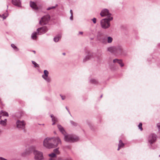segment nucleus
<instances>
[{
  "label": "nucleus",
  "instance_id": "a19ab883",
  "mask_svg": "<svg viewBox=\"0 0 160 160\" xmlns=\"http://www.w3.org/2000/svg\"><path fill=\"white\" fill-rule=\"evenodd\" d=\"M87 124H88V125L90 127H91V126H92V124H91V123L89 122H87Z\"/></svg>",
  "mask_w": 160,
  "mask_h": 160
},
{
  "label": "nucleus",
  "instance_id": "393cba45",
  "mask_svg": "<svg viewBox=\"0 0 160 160\" xmlns=\"http://www.w3.org/2000/svg\"><path fill=\"white\" fill-rule=\"evenodd\" d=\"M118 145L122 148L124 147V144L122 142L121 140H120L119 141V143Z\"/></svg>",
  "mask_w": 160,
  "mask_h": 160
},
{
  "label": "nucleus",
  "instance_id": "a18cd8bd",
  "mask_svg": "<svg viewBox=\"0 0 160 160\" xmlns=\"http://www.w3.org/2000/svg\"><path fill=\"white\" fill-rule=\"evenodd\" d=\"M70 12L71 13V15H73V12L72 10H70Z\"/></svg>",
  "mask_w": 160,
  "mask_h": 160
},
{
  "label": "nucleus",
  "instance_id": "0eeeda50",
  "mask_svg": "<svg viewBox=\"0 0 160 160\" xmlns=\"http://www.w3.org/2000/svg\"><path fill=\"white\" fill-rule=\"evenodd\" d=\"M52 144L51 138H46L44 139L43 142L44 146L48 148H52Z\"/></svg>",
  "mask_w": 160,
  "mask_h": 160
},
{
  "label": "nucleus",
  "instance_id": "603ef678",
  "mask_svg": "<svg viewBox=\"0 0 160 160\" xmlns=\"http://www.w3.org/2000/svg\"><path fill=\"white\" fill-rule=\"evenodd\" d=\"M3 121H6V122H7V119H5Z\"/></svg>",
  "mask_w": 160,
  "mask_h": 160
},
{
  "label": "nucleus",
  "instance_id": "37998d69",
  "mask_svg": "<svg viewBox=\"0 0 160 160\" xmlns=\"http://www.w3.org/2000/svg\"><path fill=\"white\" fill-rule=\"evenodd\" d=\"M66 109H67V110L68 111V112H69V113L70 114V112L69 111V110L68 109V108H67V107H66Z\"/></svg>",
  "mask_w": 160,
  "mask_h": 160
},
{
  "label": "nucleus",
  "instance_id": "c9c22d12",
  "mask_svg": "<svg viewBox=\"0 0 160 160\" xmlns=\"http://www.w3.org/2000/svg\"><path fill=\"white\" fill-rule=\"evenodd\" d=\"M92 21L95 24L96 23L97 21V19L96 18H94L92 19Z\"/></svg>",
  "mask_w": 160,
  "mask_h": 160
},
{
  "label": "nucleus",
  "instance_id": "2f4dec72",
  "mask_svg": "<svg viewBox=\"0 0 160 160\" xmlns=\"http://www.w3.org/2000/svg\"><path fill=\"white\" fill-rule=\"evenodd\" d=\"M142 123L141 122L138 125V127L139 129H140L141 131H142Z\"/></svg>",
  "mask_w": 160,
  "mask_h": 160
},
{
  "label": "nucleus",
  "instance_id": "c85d7f7f",
  "mask_svg": "<svg viewBox=\"0 0 160 160\" xmlns=\"http://www.w3.org/2000/svg\"><path fill=\"white\" fill-rule=\"evenodd\" d=\"M49 156L51 158H54L56 157V155L54 153H52L49 155Z\"/></svg>",
  "mask_w": 160,
  "mask_h": 160
},
{
  "label": "nucleus",
  "instance_id": "3c124183",
  "mask_svg": "<svg viewBox=\"0 0 160 160\" xmlns=\"http://www.w3.org/2000/svg\"><path fill=\"white\" fill-rule=\"evenodd\" d=\"M32 51L34 53V54H35L36 51H35L33 50V51Z\"/></svg>",
  "mask_w": 160,
  "mask_h": 160
},
{
  "label": "nucleus",
  "instance_id": "c756f323",
  "mask_svg": "<svg viewBox=\"0 0 160 160\" xmlns=\"http://www.w3.org/2000/svg\"><path fill=\"white\" fill-rule=\"evenodd\" d=\"M32 63L34 65V66L35 68L39 67V65L35 61H32Z\"/></svg>",
  "mask_w": 160,
  "mask_h": 160
},
{
  "label": "nucleus",
  "instance_id": "aec40b11",
  "mask_svg": "<svg viewBox=\"0 0 160 160\" xmlns=\"http://www.w3.org/2000/svg\"><path fill=\"white\" fill-rule=\"evenodd\" d=\"M11 46L15 51H19V49L14 44H12Z\"/></svg>",
  "mask_w": 160,
  "mask_h": 160
},
{
  "label": "nucleus",
  "instance_id": "bb28decb",
  "mask_svg": "<svg viewBox=\"0 0 160 160\" xmlns=\"http://www.w3.org/2000/svg\"><path fill=\"white\" fill-rule=\"evenodd\" d=\"M106 39L105 38H100V40H99L101 42L103 43H106Z\"/></svg>",
  "mask_w": 160,
  "mask_h": 160
},
{
  "label": "nucleus",
  "instance_id": "9b49d317",
  "mask_svg": "<svg viewBox=\"0 0 160 160\" xmlns=\"http://www.w3.org/2000/svg\"><path fill=\"white\" fill-rule=\"evenodd\" d=\"M87 55L84 58L83 60L84 62H86L93 58V53L89 51H87L86 52Z\"/></svg>",
  "mask_w": 160,
  "mask_h": 160
},
{
  "label": "nucleus",
  "instance_id": "5701e85b",
  "mask_svg": "<svg viewBox=\"0 0 160 160\" xmlns=\"http://www.w3.org/2000/svg\"><path fill=\"white\" fill-rule=\"evenodd\" d=\"M113 40V38L110 36L108 37L107 38V42L109 43H111Z\"/></svg>",
  "mask_w": 160,
  "mask_h": 160
},
{
  "label": "nucleus",
  "instance_id": "8fccbe9b",
  "mask_svg": "<svg viewBox=\"0 0 160 160\" xmlns=\"http://www.w3.org/2000/svg\"><path fill=\"white\" fill-rule=\"evenodd\" d=\"M53 122L52 123V125H53L55 124L56 122Z\"/></svg>",
  "mask_w": 160,
  "mask_h": 160
},
{
  "label": "nucleus",
  "instance_id": "39448f33",
  "mask_svg": "<svg viewBox=\"0 0 160 160\" xmlns=\"http://www.w3.org/2000/svg\"><path fill=\"white\" fill-rule=\"evenodd\" d=\"M157 138V135L155 134L152 133L149 135L148 139V144L152 146L156 142Z\"/></svg>",
  "mask_w": 160,
  "mask_h": 160
},
{
  "label": "nucleus",
  "instance_id": "f03ea898",
  "mask_svg": "<svg viewBox=\"0 0 160 160\" xmlns=\"http://www.w3.org/2000/svg\"><path fill=\"white\" fill-rule=\"evenodd\" d=\"M107 51L117 56H125L127 54L126 50L121 44L108 47Z\"/></svg>",
  "mask_w": 160,
  "mask_h": 160
},
{
  "label": "nucleus",
  "instance_id": "f704fd0d",
  "mask_svg": "<svg viewBox=\"0 0 160 160\" xmlns=\"http://www.w3.org/2000/svg\"><path fill=\"white\" fill-rule=\"evenodd\" d=\"M60 96L62 98V100H64L66 98V96H63L61 94H60Z\"/></svg>",
  "mask_w": 160,
  "mask_h": 160
},
{
  "label": "nucleus",
  "instance_id": "412c9836",
  "mask_svg": "<svg viewBox=\"0 0 160 160\" xmlns=\"http://www.w3.org/2000/svg\"><path fill=\"white\" fill-rule=\"evenodd\" d=\"M90 82L91 83L94 84H96L98 83V82L96 80L93 79L90 80Z\"/></svg>",
  "mask_w": 160,
  "mask_h": 160
},
{
  "label": "nucleus",
  "instance_id": "ea45409f",
  "mask_svg": "<svg viewBox=\"0 0 160 160\" xmlns=\"http://www.w3.org/2000/svg\"><path fill=\"white\" fill-rule=\"evenodd\" d=\"M70 19L71 20H72L73 19V15H71V16L70 18Z\"/></svg>",
  "mask_w": 160,
  "mask_h": 160
},
{
  "label": "nucleus",
  "instance_id": "72a5a7b5",
  "mask_svg": "<svg viewBox=\"0 0 160 160\" xmlns=\"http://www.w3.org/2000/svg\"><path fill=\"white\" fill-rule=\"evenodd\" d=\"M52 122H56L57 121V119L56 117H54L52 119Z\"/></svg>",
  "mask_w": 160,
  "mask_h": 160
},
{
  "label": "nucleus",
  "instance_id": "49530a36",
  "mask_svg": "<svg viewBox=\"0 0 160 160\" xmlns=\"http://www.w3.org/2000/svg\"><path fill=\"white\" fill-rule=\"evenodd\" d=\"M83 33V32H79V33H78V34H81V35H82Z\"/></svg>",
  "mask_w": 160,
  "mask_h": 160
},
{
  "label": "nucleus",
  "instance_id": "6e6d98bb",
  "mask_svg": "<svg viewBox=\"0 0 160 160\" xmlns=\"http://www.w3.org/2000/svg\"><path fill=\"white\" fill-rule=\"evenodd\" d=\"M102 95H101L100 96V98H102Z\"/></svg>",
  "mask_w": 160,
  "mask_h": 160
},
{
  "label": "nucleus",
  "instance_id": "4468645a",
  "mask_svg": "<svg viewBox=\"0 0 160 160\" xmlns=\"http://www.w3.org/2000/svg\"><path fill=\"white\" fill-rule=\"evenodd\" d=\"M12 3L15 6L18 7H21V3L20 0H12Z\"/></svg>",
  "mask_w": 160,
  "mask_h": 160
},
{
  "label": "nucleus",
  "instance_id": "dca6fc26",
  "mask_svg": "<svg viewBox=\"0 0 160 160\" xmlns=\"http://www.w3.org/2000/svg\"><path fill=\"white\" fill-rule=\"evenodd\" d=\"M30 5L31 7L33 9L36 10L38 9V8L36 4L33 2L30 1Z\"/></svg>",
  "mask_w": 160,
  "mask_h": 160
},
{
  "label": "nucleus",
  "instance_id": "7c9ffc66",
  "mask_svg": "<svg viewBox=\"0 0 160 160\" xmlns=\"http://www.w3.org/2000/svg\"><path fill=\"white\" fill-rule=\"evenodd\" d=\"M2 17L1 18H2L3 19H5L8 16V13H6V15H5L4 14H3L2 15Z\"/></svg>",
  "mask_w": 160,
  "mask_h": 160
},
{
  "label": "nucleus",
  "instance_id": "79ce46f5",
  "mask_svg": "<svg viewBox=\"0 0 160 160\" xmlns=\"http://www.w3.org/2000/svg\"><path fill=\"white\" fill-rule=\"evenodd\" d=\"M0 160H7V159L2 157H0Z\"/></svg>",
  "mask_w": 160,
  "mask_h": 160
},
{
  "label": "nucleus",
  "instance_id": "ddd939ff",
  "mask_svg": "<svg viewBox=\"0 0 160 160\" xmlns=\"http://www.w3.org/2000/svg\"><path fill=\"white\" fill-rule=\"evenodd\" d=\"M44 74L42 75V77L47 82H50L51 80L50 78L48 77L49 75V72L48 71L45 70L43 72Z\"/></svg>",
  "mask_w": 160,
  "mask_h": 160
},
{
  "label": "nucleus",
  "instance_id": "1a4fd4ad",
  "mask_svg": "<svg viewBox=\"0 0 160 160\" xmlns=\"http://www.w3.org/2000/svg\"><path fill=\"white\" fill-rule=\"evenodd\" d=\"M100 15L102 17H107V18H108L113 17L112 14L109 12V10L106 8L102 9Z\"/></svg>",
  "mask_w": 160,
  "mask_h": 160
},
{
  "label": "nucleus",
  "instance_id": "f3484780",
  "mask_svg": "<svg viewBox=\"0 0 160 160\" xmlns=\"http://www.w3.org/2000/svg\"><path fill=\"white\" fill-rule=\"evenodd\" d=\"M62 35L59 34L57 35L53 38V40L55 42H58L61 38Z\"/></svg>",
  "mask_w": 160,
  "mask_h": 160
},
{
  "label": "nucleus",
  "instance_id": "a878e982",
  "mask_svg": "<svg viewBox=\"0 0 160 160\" xmlns=\"http://www.w3.org/2000/svg\"><path fill=\"white\" fill-rule=\"evenodd\" d=\"M0 124L3 126H5L6 125V121L1 120L0 121Z\"/></svg>",
  "mask_w": 160,
  "mask_h": 160
},
{
  "label": "nucleus",
  "instance_id": "5fc2aeb1",
  "mask_svg": "<svg viewBox=\"0 0 160 160\" xmlns=\"http://www.w3.org/2000/svg\"><path fill=\"white\" fill-rule=\"evenodd\" d=\"M1 117L2 116H0V119H1Z\"/></svg>",
  "mask_w": 160,
  "mask_h": 160
},
{
  "label": "nucleus",
  "instance_id": "58836bf2",
  "mask_svg": "<svg viewBox=\"0 0 160 160\" xmlns=\"http://www.w3.org/2000/svg\"><path fill=\"white\" fill-rule=\"evenodd\" d=\"M62 160H72L71 158H68L64 159H62Z\"/></svg>",
  "mask_w": 160,
  "mask_h": 160
},
{
  "label": "nucleus",
  "instance_id": "4d7b16f0",
  "mask_svg": "<svg viewBox=\"0 0 160 160\" xmlns=\"http://www.w3.org/2000/svg\"><path fill=\"white\" fill-rule=\"evenodd\" d=\"M2 17V15L0 14V17Z\"/></svg>",
  "mask_w": 160,
  "mask_h": 160
},
{
  "label": "nucleus",
  "instance_id": "e433bc0d",
  "mask_svg": "<svg viewBox=\"0 0 160 160\" xmlns=\"http://www.w3.org/2000/svg\"><path fill=\"white\" fill-rule=\"evenodd\" d=\"M65 148H67V149H70L71 148V146H69V145L66 146H65Z\"/></svg>",
  "mask_w": 160,
  "mask_h": 160
},
{
  "label": "nucleus",
  "instance_id": "f257e3e1",
  "mask_svg": "<svg viewBox=\"0 0 160 160\" xmlns=\"http://www.w3.org/2000/svg\"><path fill=\"white\" fill-rule=\"evenodd\" d=\"M33 153L35 160H43V157L42 153L37 149L35 145H32L27 148L24 152L22 153L21 155L23 157L28 156Z\"/></svg>",
  "mask_w": 160,
  "mask_h": 160
},
{
  "label": "nucleus",
  "instance_id": "20e7f679",
  "mask_svg": "<svg viewBox=\"0 0 160 160\" xmlns=\"http://www.w3.org/2000/svg\"><path fill=\"white\" fill-rule=\"evenodd\" d=\"M113 19V17L109 18H106L102 19L100 22V25L101 28L105 29L109 28L111 26L110 22Z\"/></svg>",
  "mask_w": 160,
  "mask_h": 160
},
{
  "label": "nucleus",
  "instance_id": "9d476101",
  "mask_svg": "<svg viewBox=\"0 0 160 160\" xmlns=\"http://www.w3.org/2000/svg\"><path fill=\"white\" fill-rule=\"evenodd\" d=\"M50 19V17L49 15H45L42 17L41 20L39 21V23L41 25H45L49 21Z\"/></svg>",
  "mask_w": 160,
  "mask_h": 160
},
{
  "label": "nucleus",
  "instance_id": "4c0bfd02",
  "mask_svg": "<svg viewBox=\"0 0 160 160\" xmlns=\"http://www.w3.org/2000/svg\"><path fill=\"white\" fill-rule=\"evenodd\" d=\"M157 126L159 129V130L160 131V122L158 123H157Z\"/></svg>",
  "mask_w": 160,
  "mask_h": 160
},
{
  "label": "nucleus",
  "instance_id": "13d9d810",
  "mask_svg": "<svg viewBox=\"0 0 160 160\" xmlns=\"http://www.w3.org/2000/svg\"><path fill=\"white\" fill-rule=\"evenodd\" d=\"M42 125H43H43H44V124H42Z\"/></svg>",
  "mask_w": 160,
  "mask_h": 160
},
{
  "label": "nucleus",
  "instance_id": "2eb2a0df",
  "mask_svg": "<svg viewBox=\"0 0 160 160\" xmlns=\"http://www.w3.org/2000/svg\"><path fill=\"white\" fill-rule=\"evenodd\" d=\"M113 63L117 62L118 63L121 67H122L124 66V64L122 62V60L121 59H115L113 60Z\"/></svg>",
  "mask_w": 160,
  "mask_h": 160
},
{
  "label": "nucleus",
  "instance_id": "cd10ccee",
  "mask_svg": "<svg viewBox=\"0 0 160 160\" xmlns=\"http://www.w3.org/2000/svg\"><path fill=\"white\" fill-rule=\"evenodd\" d=\"M58 6V5L56 4V6H52V7H51L48 8H47V10H49L51 9H54L56 8V7H57Z\"/></svg>",
  "mask_w": 160,
  "mask_h": 160
},
{
  "label": "nucleus",
  "instance_id": "864d4df0",
  "mask_svg": "<svg viewBox=\"0 0 160 160\" xmlns=\"http://www.w3.org/2000/svg\"><path fill=\"white\" fill-rule=\"evenodd\" d=\"M66 53H62V54L64 55H65Z\"/></svg>",
  "mask_w": 160,
  "mask_h": 160
},
{
  "label": "nucleus",
  "instance_id": "a211bd4d",
  "mask_svg": "<svg viewBox=\"0 0 160 160\" xmlns=\"http://www.w3.org/2000/svg\"><path fill=\"white\" fill-rule=\"evenodd\" d=\"M38 34V32H34L31 35V38L33 40H36L37 38V35Z\"/></svg>",
  "mask_w": 160,
  "mask_h": 160
},
{
  "label": "nucleus",
  "instance_id": "09e8293b",
  "mask_svg": "<svg viewBox=\"0 0 160 160\" xmlns=\"http://www.w3.org/2000/svg\"><path fill=\"white\" fill-rule=\"evenodd\" d=\"M49 160H55V159L54 158H50Z\"/></svg>",
  "mask_w": 160,
  "mask_h": 160
},
{
  "label": "nucleus",
  "instance_id": "473e14b6",
  "mask_svg": "<svg viewBox=\"0 0 160 160\" xmlns=\"http://www.w3.org/2000/svg\"><path fill=\"white\" fill-rule=\"evenodd\" d=\"M54 152L57 154H59V152L58 150V148H56L54 150Z\"/></svg>",
  "mask_w": 160,
  "mask_h": 160
},
{
  "label": "nucleus",
  "instance_id": "de8ad7c7",
  "mask_svg": "<svg viewBox=\"0 0 160 160\" xmlns=\"http://www.w3.org/2000/svg\"><path fill=\"white\" fill-rule=\"evenodd\" d=\"M121 148H122L118 145V148L117 149L119 151Z\"/></svg>",
  "mask_w": 160,
  "mask_h": 160
},
{
  "label": "nucleus",
  "instance_id": "c03bdc74",
  "mask_svg": "<svg viewBox=\"0 0 160 160\" xmlns=\"http://www.w3.org/2000/svg\"><path fill=\"white\" fill-rule=\"evenodd\" d=\"M50 117H51V118H52V119L53 118H54V117L53 116V115L52 114H51L50 115Z\"/></svg>",
  "mask_w": 160,
  "mask_h": 160
},
{
  "label": "nucleus",
  "instance_id": "f8f14e48",
  "mask_svg": "<svg viewBox=\"0 0 160 160\" xmlns=\"http://www.w3.org/2000/svg\"><path fill=\"white\" fill-rule=\"evenodd\" d=\"M48 28L46 26H43L41 27L38 28L37 29L38 35H42L45 33L48 30Z\"/></svg>",
  "mask_w": 160,
  "mask_h": 160
},
{
  "label": "nucleus",
  "instance_id": "b1692460",
  "mask_svg": "<svg viewBox=\"0 0 160 160\" xmlns=\"http://www.w3.org/2000/svg\"><path fill=\"white\" fill-rule=\"evenodd\" d=\"M102 35V33L101 32H98L97 35V37L98 40H100V38H101V36Z\"/></svg>",
  "mask_w": 160,
  "mask_h": 160
},
{
  "label": "nucleus",
  "instance_id": "bf43d9fd",
  "mask_svg": "<svg viewBox=\"0 0 160 160\" xmlns=\"http://www.w3.org/2000/svg\"><path fill=\"white\" fill-rule=\"evenodd\" d=\"M7 8H8V5H7Z\"/></svg>",
  "mask_w": 160,
  "mask_h": 160
},
{
  "label": "nucleus",
  "instance_id": "6e6552de",
  "mask_svg": "<svg viewBox=\"0 0 160 160\" xmlns=\"http://www.w3.org/2000/svg\"><path fill=\"white\" fill-rule=\"evenodd\" d=\"M16 124L18 128L23 130L24 132H26L25 129L26 123L24 121L18 120L16 122Z\"/></svg>",
  "mask_w": 160,
  "mask_h": 160
},
{
  "label": "nucleus",
  "instance_id": "4be33fe9",
  "mask_svg": "<svg viewBox=\"0 0 160 160\" xmlns=\"http://www.w3.org/2000/svg\"><path fill=\"white\" fill-rule=\"evenodd\" d=\"M70 122L71 125L73 126L76 127L78 125V124L77 123L71 120Z\"/></svg>",
  "mask_w": 160,
  "mask_h": 160
},
{
  "label": "nucleus",
  "instance_id": "7ed1b4c3",
  "mask_svg": "<svg viewBox=\"0 0 160 160\" xmlns=\"http://www.w3.org/2000/svg\"><path fill=\"white\" fill-rule=\"evenodd\" d=\"M57 127L60 132L64 135V140L65 142H74L78 140L79 138L77 136L67 134L64 128L61 125H58Z\"/></svg>",
  "mask_w": 160,
  "mask_h": 160
},
{
  "label": "nucleus",
  "instance_id": "423d86ee",
  "mask_svg": "<svg viewBox=\"0 0 160 160\" xmlns=\"http://www.w3.org/2000/svg\"><path fill=\"white\" fill-rule=\"evenodd\" d=\"M52 142V148H55L59 145L62 144V142L60 138L59 137H53L51 138Z\"/></svg>",
  "mask_w": 160,
  "mask_h": 160
},
{
  "label": "nucleus",
  "instance_id": "6ab92c4d",
  "mask_svg": "<svg viewBox=\"0 0 160 160\" xmlns=\"http://www.w3.org/2000/svg\"><path fill=\"white\" fill-rule=\"evenodd\" d=\"M1 114H2V115L3 116H7V117L8 116V112H7L5 111H4L2 110H1L0 112V115H1Z\"/></svg>",
  "mask_w": 160,
  "mask_h": 160
}]
</instances>
